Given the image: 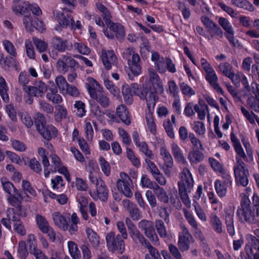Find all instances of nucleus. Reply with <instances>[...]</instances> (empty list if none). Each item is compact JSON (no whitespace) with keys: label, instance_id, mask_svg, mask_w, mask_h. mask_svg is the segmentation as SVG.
I'll use <instances>...</instances> for the list:
<instances>
[{"label":"nucleus","instance_id":"obj_1","mask_svg":"<svg viewBox=\"0 0 259 259\" xmlns=\"http://www.w3.org/2000/svg\"><path fill=\"white\" fill-rule=\"evenodd\" d=\"M180 180L178 182L179 193L183 202L188 207L191 206V202L188 193L191 192L193 187L194 181L190 170L184 168L180 174Z\"/></svg>","mask_w":259,"mask_h":259},{"label":"nucleus","instance_id":"obj_2","mask_svg":"<svg viewBox=\"0 0 259 259\" xmlns=\"http://www.w3.org/2000/svg\"><path fill=\"white\" fill-rule=\"evenodd\" d=\"M87 81L88 82L85 83V88L91 98L103 108L108 107L111 104L110 100L98 82L92 77H89Z\"/></svg>","mask_w":259,"mask_h":259},{"label":"nucleus","instance_id":"obj_3","mask_svg":"<svg viewBox=\"0 0 259 259\" xmlns=\"http://www.w3.org/2000/svg\"><path fill=\"white\" fill-rule=\"evenodd\" d=\"M231 140L237 155L234 164V174L236 183L238 186H243V149L237 137L232 132Z\"/></svg>","mask_w":259,"mask_h":259},{"label":"nucleus","instance_id":"obj_4","mask_svg":"<svg viewBox=\"0 0 259 259\" xmlns=\"http://www.w3.org/2000/svg\"><path fill=\"white\" fill-rule=\"evenodd\" d=\"M123 238L119 234L116 235L114 232H110L106 236L107 246L109 251L122 254L125 249Z\"/></svg>","mask_w":259,"mask_h":259},{"label":"nucleus","instance_id":"obj_5","mask_svg":"<svg viewBox=\"0 0 259 259\" xmlns=\"http://www.w3.org/2000/svg\"><path fill=\"white\" fill-rule=\"evenodd\" d=\"M246 238L245 259H259V239L250 234L246 235Z\"/></svg>","mask_w":259,"mask_h":259},{"label":"nucleus","instance_id":"obj_6","mask_svg":"<svg viewBox=\"0 0 259 259\" xmlns=\"http://www.w3.org/2000/svg\"><path fill=\"white\" fill-rule=\"evenodd\" d=\"M138 227L144 232L145 236L149 239L154 245L159 244V239L155 233L154 224L152 222L142 220L138 223Z\"/></svg>","mask_w":259,"mask_h":259},{"label":"nucleus","instance_id":"obj_7","mask_svg":"<svg viewBox=\"0 0 259 259\" xmlns=\"http://www.w3.org/2000/svg\"><path fill=\"white\" fill-rule=\"evenodd\" d=\"M134 94L139 96L141 99H146L147 107L150 108V110L155 108L156 102L158 99V96L157 95H155L154 91L152 90V89H149L148 88L142 89L140 87Z\"/></svg>","mask_w":259,"mask_h":259},{"label":"nucleus","instance_id":"obj_8","mask_svg":"<svg viewBox=\"0 0 259 259\" xmlns=\"http://www.w3.org/2000/svg\"><path fill=\"white\" fill-rule=\"evenodd\" d=\"M77 64L76 61L71 57L70 54L63 55L59 58L56 63L57 70L62 73L67 72L69 69H74Z\"/></svg>","mask_w":259,"mask_h":259},{"label":"nucleus","instance_id":"obj_9","mask_svg":"<svg viewBox=\"0 0 259 259\" xmlns=\"http://www.w3.org/2000/svg\"><path fill=\"white\" fill-rule=\"evenodd\" d=\"M120 179L117 181V187L125 196L130 198L133 196L131 188L133 186L132 180L125 172L120 173Z\"/></svg>","mask_w":259,"mask_h":259},{"label":"nucleus","instance_id":"obj_10","mask_svg":"<svg viewBox=\"0 0 259 259\" xmlns=\"http://www.w3.org/2000/svg\"><path fill=\"white\" fill-rule=\"evenodd\" d=\"M23 91L28 95L42 98L48 90L47 85L41 81H35L33 85L24 87Z\"/></svg>","mask_w":259,"mask_h":259},{"label":"nucleus","instance_id":"obj_11","mask_svg":"<svg viewBox=\"0 0 259 259\" xmlns=\"http://www.w3.org/2000/svg\"><path fill=\"white\" fill-rule=\"evenodd\" d=\"M110 31L107 29L104 30V33L106 37L110 39L114 38V36L118 39H121L125 36V31L123 26L119 23H112L109 26Z\"/></svg>","mask_w":259,"mask_h":259},{"label":"nucleus","instance_id":"obj_12","mask_svg":"<svg viewBox=\"0 0 259 259\" xmlns=\"http://www.w3.org/2000/svg\"><path fill=\"white\" fill-rule=\"evenodd\" d=\"M141 59L138 54L133 53L132 59H128V65L131 73L128 75L131 80H133L134 76L139 75L141 73Z\"/></svg>","mask_w":259,"mask_h":259},{"label":"nucleus","instance_id":"obj_13","mask_svg":"<svg viewBox=\"0 0 259 259\" xmlns=\"http://www.w3.org/2000/svg\"><path fill=\"white\" fill-rule=\"evenodd\" d=\"M54 16L62 27H69L70 28L73 27V24L71 23L74 22V20L72 17L67 13L66 9L55 11Z\"/></svg>","mask_w":259,"mask_h":259},{"label":"nucleus","instance_id":"obj_14","mask_svg":"<svg viewBox=\"0 0 259 259\" xmlns=\"http://www.w3.org/2000/svg\"><path fill=\"white\" fill-rule=\"evenodd\" d=\"M96 187V191H91L90 192V195L95 200L100 199L102 201H107L108 196V190L105 183L102 180H100Z\"/></svg>","mask_w":259,"mask_h":259},{"label":"nucleus","instance_id":"obj_15","mask_svg":"<svg viewBox=\"0 0 259 259\" xmlns=\"http://www.w3.org/2000/svg\"><path fill=\"white\" fill-rule=\"evenodd\" d=\"M149 76V81L153 85V89L155 95L157 94H162L163 91V87L162 81L160 80L158 75L153 68H149L148 70Z\"/></svg>","mask_w":259,"mask_h":259},{"label":"nucleus","instance_id":"obj_16","mask_svg":"<svg viewBox=\"0 0 259 259\" xmlns=\"http://www.w3.org/2000/svg\"><path fill=\"white\" fill-rule=\"evenodd\" d=\"M53 47L59 52L71 51L73 49L72 44L67 39L63 40L60 37L55 36L52 39Z\"/></svg>","mask_w":259,"mask_h":259},{"label":"nucleus","instance_id":"obj_17","mask_svg":"<svg viewBox=\"0 0 259 259\" xmlns=\"http://www.w3.org/2000/svg\"><path fill=\"white\" fill-rule=\"evenodd\" d=\"M8 197L7 200L9 203L13 206L16 207V209L19 210V214H23V208L21 205V203L25 198L23 191L18 192V190H16V192H13L11 195Z\"/></svg>","mask_w":259,"mask_h":259},{"label":"nucleus","instance_id":"obj_18","mask_svg":"<svg viewBox=\"0 0 259 259\" xmlns=\"http://www.w3.org/2000/svg\"><path fill=\"white\" fill-rule=\"evenodd\" d=\"M123 205L128 211L130 217L134 221L139 220L142 218L141 212L136 204L128 199H125L123 201Z\"/></svg>","mask_w":259,"mask_h":259},{"label":"nucleus","instance_id":"obj_19","mask_svg":"<svg viewBox=\"0 0 259 259\" xmlns=\"http://www.w3.org/2000/svg\"><path fill=\"white\" fill-rule=\"evenodd\" d=\"M102 61L105 67L109 70L111 68L112 65H114L117 60L113 51L102 50Z\"/></svg>","mask_w":259,"mask_h":259},{"label":"nucleus","instance_id":"obj_20","mask_svg":"<svg viewBox=\"0 0 259 259\" xmlns=\"http://www.w3.org/2000/svg\"><path fill=\"white\" fill-rule=\"evenodd\" d=\"M254 209H251V203L249 199L244 197V219L250 223H255Z\"/></svg>","mask_w":259,"mask_h":259},{"label":"nucleus","instance_id":"obj_21","mask_svg":"<svg viewBox=\"0 0 259 259\" xmlns=\"http://www.w3.org/2000/svg\"><path fill=\"white\" fill-rule=\"evenodd\" d=\"M52 218L55 225L63 230L66 231L68 229V224L66 218L60 212L56 211L52 214Z\"/></svg>","mask_w":259,"mask_h":259},{"label":"nucleus","instance_id":"obj_22","mask_svg":"<svg viewBox=\"0 0 259 259\" xmlns=\"http://www.w3.org/2000/svg\"><path fill=\"white\" fill-rule=\"evenodd\" d=\"M38 132L44 139L48 141L56 137L57 135V130L52 125H46L42 130H40Z\"/></svg>","mask_w":259,"mask_h":259},{"label":"nucleus","instance_id":"obj_23","mask_svg":"<svg viewBox=\"0 0 259 259\" xmlns=\"http://www.w3.org/2000/svg\"><path fill=\"white\" fill-rule=\"evenodd\" d=\"M219 68L220 71L226 76L230 78L235 84H237L238 83L237 81V76L231 71V66L229 63H221L219 65Z\"/></svg>","mask_w":259,"mask_h":259},{"label":"nucleus","instance_id":"obj_24","mask_svg":"<svg viewBox=\"0 0 259 259\" xmlns=\"http://www.w3.org/2000/svg\"><path fill=\"white\" fill-rule=\"evenodd\" d=\"M116 113L118 117H119L123 123L127 125L130 124L131 119L129 113L125 105H121L118 106L116 108Z\"/></svg>","mask_w":259,"mask_h":259},{"label":"nucleus","instance_id":"obj_25","mask_svg":"<svg viewBox=\"0 0 259 259\" xmlns=\"http://www.w3.org/2000/svg\"><path fill=\"white\" fill-rule=\"evenodd\" d=\"M129 234L133 241L135 244H140L141 245L145 247L149 242V241L145 237L144 235L138 229L133 232H130Z\"/></svg>","mask_w":259,"mask_h":259},{"label":"nucleus","instance_id":"obj_26","mask_svg":"<svg viewBox=\"0 0 259 259\" xmlns=\"http://www.w3.org/2000/svg\"><path fill=\"white\" fill-rule=\"evenodd\" d=\"M188 158L191 164H197L203 160L204 155L198 149H192L188 154Z\"/></svg>","mask_w":259,"mask_h":259},{"label":"nucleus","instance_id":"obj_27","mask_svg":"<svg viewBox=\"0 0 259 259\" xmlns=\"http://www.w3.org/2000/svg\"><path fill=\"white\" fill-rule=\"evenodd\" d=\"M206 79L210 83V84L216 90L218 93L223 94L224 91L222 88L220 87L217 83L218 77L215 73L214 70L210 72V73H207L205 76Z\"/></svg>","mask_w":259,"mask_h":259},{"label":"nucleus","instance_id":"obj_28","mask_svg":"<svg viewBox=\"0 0 259 259\" xmlns=\"http://www.w3.org/2000/svg\"><path fill=\"white\" fill-rule=\"evenodd\" d=\"M148 109V112L146 114V120L147 127L150 132L154 135L156 132V124L153 116V113L154 112V108L150 110V108Z\"/></svg>","mask_w":259,"mask_h":259},{"label":"nucleus","instance_id":"obj_29","mask_svg":"<svg viewBox=\"0 0 259 259\" xmlns=\"http://www.w3.org/2000/svg\"><path fill=\"white\" fill-rule=\"evenodd\" d=\"M86 233L88 238L92 246L94 248H97L100 245V238L97 234L90 228L86 229Z\"/></svg>","mask_w":259,"mask_h":259},{"label":"nucleus","instance_id":"obj_30","mask_svg":"<svg viewBox=\"0 0 259 259\" xmlns=\"http://www.w3.org/2000/svg\"><path fill=\"white\" fill-rule=\"evenodd\" d=\"M245 95L248 96L246 101L247 107L251 110L259 112V100L252 95H249L247 92H244V97Z\"/></svg>","mask_w":259,"mask_h":259},{"label":"nucleus","instance_id":"obj_31","mask_svg":"<svg viewBox=\"0 0 259 259\" xmlns=\"http://www.w3.org/2000/svg\"><path fill=\"white\" fill-rule=\"evenodd\" d=\"M194 242L193 237L190 239L186 236H179L178 241V246L181 251H185L190 249V244Z\"/></svg>","mask_w":259,"mask_h":259},{"label":"nucleus","instance_id":"obj_32","mask_svg":"<svg viewBox=\"0 0 259 259\" xmlns=\"http://www.w3.org/2000/svg\"><path fill=\"white\" fill-rule=\"evenodd\" d=\"M153 190L154 193L159 201L164 203H167L169 202L168 196L162 187L157 185Z\"/></svg>","mask_w":259,"mask_h":259},{"label":"nucleus","instance_id":"obj_33","mask_svg":"<svg viewBox=\"0 0 259 259\" xmlns=\"http://www.w3.org/2000/svg\"><path fill=\"white\" fill-rule=\"evenodd\" d=\"M171 152L176 159L179 162H186L185 158L183 154L181 149L175 143H173L171 146Z\"/></svg>","mask_w":259,"mask_h":259},{"label":"nucleus","instance_id":"obj_34","mask_svg":"<svg viewBox=\"0 0 259 259\" xmlns=\"http://www.w3.org/2000/svg\"><path fill=\"white\" fill-rule=\"evenodd\" d=\"M160 155L163 156L165 166L172 167L174 163L172 158L169 152L164 148H161L160 150Z\"/></svg>","mask_w":259,"mask_h":259},{"label":"nucleus","instance_id":"obj_35","mask_svg":"<svg viewBox=\"0 0 259 259\" xmlns=\"http://www.w3.org/2000/svg\"><path fill=\"white\" fill-rule=\"evenodd\" d=\"M157 185L155 182L151 181L146 175H142L141 179V185L143 188L154 190Z\"/></svg>","mask_w":259,"mask_h":259},{"label":"nucleus","instance_id":"obj_36","mask_svg":"<svg viewBox=\"0 0 259 259\" xmlns=\"http://www.w3.org/2000/svg\"><path fill=\"white\" fill-rule=\"evenodd\" d=\"M215 189L217 194L220 197H224L227 193V186L225 182L217 180L214 184Z\"/></svg>","mask_w":259,"mask_h":259},{"label":"nucleus","instance_id":"obj_37","mask_svg":"<svg viewBox=\"0 0 259 259\" xmlns=\"http://www.w3.org/2000/svg\"><path fill=\"white\" fill-rule=\"evenodd\" d=\"M35 219L38 228L42 232L50 227L47 220L41 215L36 214Z\"/></svg>","mask_w":259,"mask_h":259},{"label":"nucleus","instance_id":"obj_38","mask_svg":"<svg viewBox=\"0 0 259 259\" xmlns=\"http://www.w3.org/2000/svg\"><path fill=\"white\" fill-rule=\"evenodd\" d=\"M183 211L185 217L189 224L191 225L193 229L195 230H197L198 229V224L193 215L186 208H183Z\"/></svg>","mask_w":259,"mask_h":259},{"label":"nucleus","instance_id":"obj_39","mask_svg":"<svg viewBox=\"0 0 259 259\" xmlns=\"http://www.w3.org/2000/svg\"><path fill=\"white\" fill-rule=\"evenodd\" d=\"M68 247L69 253L73 259H80V251L78 249L77 245L72 241H69Z\"/></svg>","mask_w":259,"mask_h":259},{"label":"nucleus","instance_id":"obj_40","mask_svg":"<svg viewBox=\"0 0 259 259\" xmlns=\"http://www.w3.org/2000/svg\"><path fill=\"white\" fill-rule=\"evenodd\" d=\"M226 224L228 232L231 236L235 234L233 215L227 213L225 215Z\"/></svg>","mask_w":259,"mask_h":259},{"label":"nucleus","instance_id":"obj_41","mask_svg":"<svg viewBox=\"0 0 259 259\" xmlns=\"http://www.w3.org/2000/svg\"><path fill=\"white\" fill-rule=\"evenodd\" d=\"M34 123L38 131L40 130H42V128L46 125V120L45 117L42 113L38 112L36 114V117L34 120Z\"/></svg>","mask_w":259,"mask_h":259},{"label":"nucleus","instance_id":"obj_42","mask_svg":"<svg viewBox=\"0 0 259 259\" xmlns=\"http://www.w3.org/2000/svg\"><path fill=\"white\" fill-rule=\"evenodd\" d=\"M210 224L213 229L217 233H221L222 231V225L220 219L216 215H213L211 218Z\"/></svg>","mask_w":259,"mask_h":259},{"label":"nucleus","instance_id":"obj_43","mask_svg":"<svg viewBox=\"0 0 259 259\" xmlns=\"http://www.w3.org/2000/svg\"><path fill=\"white\" fill-rule=\"evenodd\" d=\"M178 8L182 13L184 19H188L191 15V12L189 6L184 2L179 1L178 2Z\"/></svg>","mask_w":259,"mask_h":259},{"label":"nucleus","instance_id":"obj_44","mask_svg":"<svg viewBox=\"0 0 259 259\" xmlns=\"http://www.w3.org/2000/svg\"><path fill=\"white\" fill-rule=\"evenodd\" d=\"M3 44L7 53L11 56L15 57L17 55L16 48L14 45L9 40L5 39Z\"/></svg>","mask_w":259,"mask_h":259},{"label":"nucleus","instance_id":"obj_45","mask_svg":"<svg viewBox=\"0 0 259 259\" xmlns=\"http://www.w3.org/2000/svg\"><path fill=\"white\" fill-rule=\"evenodd\" d=\"M189 138L194 147L193 149H199L202 151L204 150V148L203 146L201 141L197 137H196L193 133H189Z\"/></svg>","mask_w":259,"mask_h":259},{"label":"nucleus","instance_id":"obj_46","mask_svg":"<svg viewBox=\"0 0 259 259\" xmlns=\"http://www.w3.org/2000/svg\"><path fill=\"white\" fill-rule=\"evenodd\" d=\"M13 214H9L8 215V218H9V219L11 221L13 222L14 224H18L19 223L21 222L20 217H25L26 216L25 212H24V209H23V214H19V210L16 209H13Z\"/></svg>","mask_w":259,"mask_h":259},{"label":"nucleus","instance_id":"obj_47","mask_svg":"<svg viewBox=\"0 0 259 259\" xmlns=\"http://www.w3.org/2000/svg\"><path fill=\"white\" fill-rule=\"evenodd\" d=\"M155 227L158 234L161 237L164 238L167 236V232L163 221L156 220Z\"/></svg>","mask_w":259,"mask_h":259},{"label":"nucleus","instance_id":"obj_48","mask_svg":"<svg viewBox=\"0 0 259 259\" xmlns=\"http://www.w3.org/2000/svg\"><path fill=\"white\" fill-rule=\"evenodd\" d=\"M74 106L76 109L74 112L77 116L80 117H83L85 113V104L82 101H78L75 102Z\"/></svg>","mask_w":259,"mask_h":259},{"label":"nucleus","instance_id":"obj_49","mask_svg":"<svg viewBox=\"0 0 259 259\" xmlns=\"http://www.w3.org/2000/svg\"><path fill=\"white\" fill-rule=\"evenodd\" d=\"M34 16H24L23 18V24L25 26L26 29L28 31H32L33 25L34 21Z\"/></svg>","mask_w":259,"mask_h":259},{"label":"nucleus","instance_id":"obj_50","mask_svg":"<svg viewBox=\"0 0 259 259\" xmlns=\"http://www.w3.org/2000/svg\"><path fill=\"white\" fill-rule=\"evenodd\" d=\"M99 163L102 171L106 176H109L111 171V167L109 163L103 157H100Z\"/></svg>","mask_w":259,"mask_h":259},{"label":"nucleus","instance_id":"obj_51","mask_svg":"<svg viewBox=\"0 0 259 259\" xmlns=\"http://www.w3.org/2000/svg\"><path fill=\"white\" fill-rule=\"evenodd\" d=\"M192 128L198 135H203L205 133V128L202 122L196 121L192 124Z\"/></svg>","mask_w":259,"mask_h":259},{"label":"nucleus","instance_id":"obj_52","mask_svg":"<svg viewBox=\"0 0 259 259\" xmlns=\"http://www.w3.org/2000/svg\"><path fill=\"white\" fill-rule=\"evenodd\" d=\"M17 252L21 259H26L28 252L25 242L22 241L19 242Z\"/></svg>","mask_w":259,"mask_h":259},{"label":"nucleus","instance_id":"obj_53","mask_svg":"<svg viewBox=\"0 0 259 259\" xmlns=\"http://www.w3.org/2000/svg\"><path fill=\"white\" fill-rule=\"evenodd\" d=\"M2 80H3V82L1 83L0 84V95L3 101L6 103H8L9 101V97L7 93L8 87L5 79L2 78Z\"/></svg>","mask_w":259,"mask_h":259},{"label":"nucleus","instance_id":"obj_54","mask_svg":"<svg viewBox=\"0 0 259 259\" xmlns=\"http://www.w3.org/2000/svg\"><path fill=\"white\" fill-rule=\"evenodd\" d=\"M104 84L106 89L114 96L117 95L119 93V90L114 84L112 81L109 80L108 78L104 79Z\"/></svg>","mask_w":259,"mask_h":259},{"label":"nucleus","instance_id":"obj_55","mask_svg":"<svg viewBox=\"0 0 259 259\" xmlns=\"http://www.w3.org/2000/svg\"><path fill=\"white\" fill-rule=\"evenodd\" d=\"M1 181L4 190L9 195H11L13 192H16L17 189L11 182L7 181L6 179H2Z\"/></svg>","mask_w":259,"mask_h":259},{"label":"nucleus","instance_id":"obj_56","mask_svg":"<svg viewBox=\"0 0 259 259\" xmlns=\"http://www.w3.org/2000/svg\"><path fill=\"white\" fill-rule=\"evenodd\" d=\"M55 81L59 90L62 93H65V90L69 84L65 78L63 76L59 75L56 78Z\"/></svg>","mask_w":259,"mask_h":259},{"label":"nucleus","instance_id":"obj_57","mask_svg":"<svg viewBox=\"0 0 259 259\" xmlns=\"http://www.w3.org/2000/svg\"><path fill=\"white\" fill-rule=\"evenodd\" d=\"M137 147L140 148V150L150 159H153V154L151 150L149 149L148 146L145 142H142Z\"/></svg>","mask_w":259,"mask_h":259},{"label":"nucleus","instance_id":"obj_58","mask_svg":"<svg viewBox=\"0 0 259 259\" xmlns=\"http://www.w3.org/2000/svg\"><path fill=\"white\" fill-rule=\"evenodd\" d=\"M25 46L27 56L30 59H34L35 52L31 41L29 39H26L25 41Z\"/></svg>","mask_w":259,"mask_h":259},{"label":"nucleus","instance_id":"obj_59","mask_svg":"<svg viewBox=\"0 0 259 259\" xmlns=\"http://www.w3.org/2000/svg\"><path fill=\"white\" fill-rule=\"evenodd\" d=\"M21 118L22 121L27 127L30 128L33 125V121L28 112H25L21 113Z\"/></svg>","mask_w":259,"mask_h":259},{"label":"nucleus","instance_id":"obj_60","mask_svg":"<svg viewBox=\"0 0 259 259\" xmlns=\"http://www.w3.org/2000/svg\"><path fill=\"white\" fill-rule=\"evenodd\" d=\"M39 106L41 111L48 114H52L54 112L53 106L44 101L39 100Z\"/></svg>","mask_w":259,"mask_h":259},{"label":"nucleus","instance_id":"obj_61","mask_svg":"<svg viewBox=\"0 0 259 259\" xmlns=\"http://www.w3.org/2000/svg\"><path fill=\"white\" fill-rule=\"evenodd\" d=\"M33 41L36 49L40 53L44 52L47 50L48 45L45 41L38 39L37 37H33Z\"/></svg>","mask_w":259,"mask_h":259},{"label":"nucleus","instance_id":"obj_62","mask_svg":"<svg viewBox=\"0 0 259 259\" xmlns=\"http://www.w3.org/2000/svg\"><path fill=\"white\" fill-rule=\"evenodd\" d=\"M244 116L246 117L249 122L253 124L255 123V121L259 124V118L257 115L254 114L252 111L249 112L244 108Z\"/></svg>","mask_w":259,"mask_h":259},{"label":"nucleus","instance_id":"obj_63","mask_svg":"<svg viewBox=\"0 0 259 259\" xmlns=\"http://www.w3.org/2000/svg\"><path fill=\"white\" fill-rule=\"evenodd\" d=\"M127 158L132 162L135 166L139 167L140 165V160L135 155L132 150L129 148L126 149Z\"/></svg>","mask_w":259,"mask_h":259},{"label":"nucleus","instance_id":"obj_64","mask_svg":"<svg viewBox=\"0 0 259 259\" xmlns=\"http://www.w3.org/2000/svg\"><path fill=\"white\" fill-rule=\"evenodd\" d=\"M145 247L148 249L150 255L154 259H162L158 250L150 243V241L146 244Z\"/></svg>","mask_w":259,"mask_h":259}]
</instances>
